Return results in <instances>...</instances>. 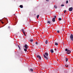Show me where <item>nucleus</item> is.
<instances>
[{"instance_id": "obj_22", "label": "nucleus", "mask_w": 73, "mask_h": 73, "mask_svg": "<svg viewBox=\"0 0 73 73\" xmlns=\"http://www.w3.org/2000/svg\"><path fill=\"white\" fill-rule=\"evenodd\" d=\"M33 41V39H31L30 40L31 42H32V41Z\"/></svg>"}, {"instance_id": "obj_4", "label": "nucleus", "mask_w": 73, "mask_h": 73, "mask_svg": "<svg viewBox=\"0 0 73 73\" xmlns=\"http://www.w3.org/2000/svg\"><path fill=\"white\" fill-rule=\"evenodd\" d=\"M72 10H73V7H70L69 9V11H72Z\"/></svg>"}, {"instance_id": "obj_7", "label": "nucleus", "mask_w": 73, "mask_h": 73, "mask_svg": "<svg viewBox=\"0 0 73 73\" xmlns=\"http://www.w3.org/2000/svg\"><path fill=\"white\" fill-rule=\"evenodd\" d=\"M44 54L46 56H48V54L47 52L45 53Z\"/></svg>"}, {"instance_id": "obj_13", "label": "nucleus", "mask_w": 73, "mask_h": 73, "mask_svg": "<svg viewBox=\"0 0 73 73\" xmlns=\"http://www.w3.org/2000/svg\"><path fill=\"white\" fill-rule=\"evenodd\" d=\"M68 58H66V62H67V61H68Z\"/></svg>"}, {"instance_id": "obj_39", "label": "nucleus", "mask_w": 73, "mask_h": 73, "mask_svg": "<svg viewBox=\"0 0 73 73\" xmlns=\"http://www.w3.org/2000/svg\"><path fill=\"white\" fill-rule=\"evenodd\" d=\"M14 15H15H15H16L14 14Z\"/></svg>"}, {"instance_id": "obj_6", "label": "nucleus", "mask_w": 73, "mask_h": 73, "mask_svg": "<svg viewBox=\"0 0 73 73\" xmlns=\"http://www.w3.org/2000/svg\"><path fill=\"white\" fill-rule=\"evenodd\" d=\"M27 46L28 45H27V44H25V47L26 49H28V47H27Z\"/></svg>"}, {"instance_id": "obj_38", "label": "nucleus", "mask_w": 73, "mask_h": 73, "mask_svg": "<svg viewBox=\"0 0 73 73\" xmlns=\"http://www.w3.org/2000/svg\"><path fill=\"white\" fill-rule=\"evenodd\" d=\"M6 21L8 20L7 19H6Z\"/></svg>"}, {"instance_id": "obj_42", "label": "nucleus", "mask_w": 73, "mask_h": 73, "mask_svg": "<svg viewBox=\"0 0 73 73\" xmlns=\"http://www.w3.org/2000/svg\"><path fill=\"white\" fill-rule=\"evenodd\" d=\"M33 46H34V45H33Z\"/></svg>"}, {"instance_id": "obj_27", "label": "nucleus", "mask_w": 73, "mask_h": 73, "mask_svg": "<svg viewBox=\"0 0 73 73\" xmlns=\"http://www.w3.org/2000/svg\"><path fill=\"white\" fill-rule=\"evenodd\" d=\"M36 45H38V43H37V42H36Z\"/></svg>"}, {"instance_id": "obj_3", "label": "nucleus", "mask_w": 73, "mask_h": 73, "mask_svg": "<svg viewBox=\"0 0 73 73\" xmlns=\"http://www.w3.org/2000/svg\"><path fill=\"white\" fill-rule=\"evenodd\" d=\"M43 56L44 58H45L46 59V60H48V57H47L45 56V54H43Z\"/></svg>"}, {"instance_id": "obj_11", "label": "nucleus", "mask_w": 73, "mask_h": 73, "mask_svg": "<svg viewBox=\"0 0 73 73\" xmlns=\"http://www.w3.org/2000/svg\"><path fill=\"white\" fill-rule=\"evenodd\" d=\"M47 23L48 24H50V21H48L47 22Z\"/></svg>"}, {"instance_id": "obj_26", "label": "nucleus", "mask_w": 73, "mask_h": 73, "mask_svg": "<svg viewBox=\"0 0 73 73\" xmlns=\"http://www.w3.org/2000/svg\"><path fill=\"white\" fill-rule=\"evenodd\" d=\"M22 31L23 32H24V29H23L22 30Z\"/></svg>"}, {"instance_id": "obj_29", "label": "nucleus", "mask_w": 73, "mask_h": 73, "mask_svg": "<svg viewBox=\"0 0 73 73\" xmlns=\"http://www.w3.org/2000/svg\"><path fill=\"white\" fill-rule=\"evenodd\" d=\"M66 12V10H64V13H65V12Z\"/></svg>"}, {"instance_id": "obj_8", "label": "nucleus", "mask_w": 73, "mask_h": 73, "mask_svg": "<svg viewBox=\"0 0 73 73\" xmlns=\"http://www.w3.org/2000/svg\"><path fill=\"white\" fill-rule=\"evenodd\" d=\"M52 21L53 22H54V21H55V18H53L52 19Z\"/></svg>"}, {"instance_id": "obj_9", "label": "nucleus", "mask_w": 73, "mask_h": 73, "mask_svg": "<svg viewBox=\"0 0 73 73\" xmlns=\"http://www.w3.org/2000/svg\"><path fill=\"white\" fill-rule=\"evenodd\" d=\"M50 52L51 53H53L54 52V51H53V49L51 50Z\"/></svg>"}, {"instance_id": "obj_14", "label": "nucleus", "mask_w": 73, "mask_h": 73, "mask_svg": "<svg viewBox=\"0 0 73 73\" xmlns=\"http://www.w3.org/2000/svg\"><path fill=\"white\" fill-rule=\"evenodd\" d=\"M30 70L31 72H33V70L32 68H31Z\"/></svg>"}, {"instance_id": "obj_31", "label": "nucleus", "mask_w": 73, "mask_h": 73, "mask_svg": "<svg viewBox=\"0 0 73 73\" xmlns=\"http://www.w3.org/2000/svg\"><path fill=\"white\" fill-rule=\"evenodd\" d=\"M68 65H67V66H66V68H68Z\"/></svg>"}, {"instance_id": "obj_16", "label": "nucleus", "mask_w": 73, "mask_h": 73, "mask_svg": "<svg viewBox=\"0 0 73 73\" xmlns=\"http://www.w3.org/2000/svg\"><path fill=\"white\" fill-rule=\"evenodd\" d=\"M67 70H65L64 71V73H67Z\"/></svg>"}, {"instance_id": "obj_37", "label": "nucleus", "mask_w": 73, "mask_h": 73, "mask_svg": "<svg viewBox=\"0 0 73 73\" xmlns=\"http://www.w3.org/2000/svg\"><path fill=\"white\" fill-rule=\"evenodd\" d=\"M25 36H26V35L25 34Z\"/></svg>"}, {"instance_id": "obj_10", "label": "nucleus", "mask_w": 73, "mask_h": 73, "mask_svg": "<svg viewBox=\"0 0 73 73\" xmlns=\"http://www.w3.org/2000/svg\"><path fill=\"white\" fill-rule=\"evenodd\" d=\"M19 7L20 8H23V5H20Z\"/></svg>"}, {"instance_id": "obj_19", "label": "nucleus", "mask_w": 73, "mask_h": 73, "mask_svg": "<svg viewBox=\"0 0 73 73\" xmlns=\"http://www.w3.org/2000/svg\"><path fill=\"white\" fill-rule=\"evenodd\" d=\"M58 20L59 21H61V20L62 19H61V18H59Z\"/></svg>"}, {"instance_id": "obj_2", "label": "nucleus", "mask_w": 73, "mask_h": 73, "mask_svg": "<svg viewBox=\"0 0 73 73\" xmlns=\"http://www.w3.org/2000/svg\"><path fill=\"white\" fill-rule=\"evenodd\" d=\"M70 38L71 41H73V35H72V34H71V35L70 36Z\"/></svg>"}, {"instance_id": "obj_41", "label": "nucleus", "mask_w": 73, "mask_h": 73, "mask_svg": "<svg viewBox=\"0 0 73 73\" xmlns=\"http://www.w3.org/2000/svg\"><path fill=\"white\" fill-rule=\"evenodd\" d=\"M57 60V61H58V60Z\"/></svg>"}, {"instance_id": "obj_12", "label": "nucleus", "mask_w": 73, "mask_h": 73, "mask_svg": "<svg viewBox=\"0 0 73 73\" xmlns=\"http://www.w3.org/2000/svg\"><path fill=\"white\" fill-rule=\"evenodd\" d=\"M48 40H46L45 41V43L46 44H48Z\"/></svg>"}, {"instance_id": "obj_18", "label": "nucleus", "mask_w": 73, "mask_h": 73, "mask_svg": "<svg viewBox=\"0 0 73 73\" xmlns=\"http://www.w3.org/2000/svg\"><path fill=\"white\" fill-rule=\"evenodd\" d=\"M24 50L25 52H27V50L26 48L24 49Z\"/></svg>"}, {"instance_id": "obj_34", "label": "nucleus", "mask_w": 73, "mask_h": 73, "mask_svg": "<svg viewBox=\"0 0 73 73\" xmlns=\"http://www.w3.org/2000/svg\"><path fill=\"white\" fill-rule=\"evenodd\" d=\"M47 1H49V0H46Z\"/></svg>"}, {"instance_id": "obj_24", "label": "nucleus", "mask_w": 73, "mask_h": 73, "mask_svg": "<svg viewBox=\"0 0 73 73\" xmlns=\"http://www.w3.org/2000/svg\"><path fill=\"white\" fill-rule=\"evenodd\" d=\"M68 1H66V4H68Z\"/></svg>"}, {"instance_id": "obj_20", "label": "nucleus", "mask_w": 73, "mask_h": 73, "mask_svg": "<svg viewBox=\"0 0 73 73\" xmlns=\"http://www.w3.org/2000/svg\"><path fill=\"white\" fill-rule=\"evenodd\" d=\"M18 46L19 50H20L21 48H20V46H19L18 45Z\"/></svg>"}, {"instance_id": "obj_35", "label": "nucleus", "mask_w": 73, "mask_h": 73, "mask_svg": "<svg viewBox=\"0 0 73 73\" xmlns=\"http://www.w3.org/2000/svg\"><path fill=\"white\" fill-rule=\"evenodd\" d=\"M8 28L9 29V28H10V27H8Z\"/></svg>"}, {"instance_id": "obj_17", "label": "nucleus", "mask_w": 73, "mask_h": 73, "mask_svg": "<svg viewBox=\"0 0 73 73\" xmlns=\"http://www.w3.org/2000/svg\"><path fill=\"white\" fill-rule=\"evenodd\" d=\"M55 45H58V43H55Z\"/></svg>"}, {"instance_id": "obj_28", "label": "nucleus", "mask_w": 73, "mask_h": 73, "mask_svg": "<svg viewBox=\"0 0 73 73\" xmlns=\"http://www.w3.org/2000/svg\"><path fill=\"white\" fill-rule=\"evenodd\" d=\"M64 6V5H61V7H63Z\"/></svg>"}, {"instance_id": "obj_30", "label": "nucleus", "mask_w": 73, "mask_h": 73, "mask_svg": "<svg viewBox=\"0 0 73 73\" xmlns=\"http://www.w3.org/2000/svg\"><path fill=\"white\" fill-rule=\"evenodd\" d=\"M1 23H2V24H4V23L2 21H1Z\"/></svg>"}, {"instance_id": "obj_21", "label": "nucleus", "mask_w": 73, "mask_h": 73, "mask_svg": "<svg viewBox=\"0 0 73 73\" xmlns=\"http://www.w3.org/2000/svg\"><path fill=\"white\" fill-rule=\"evenodd\" d=\"M54 7L55 8H57V6H56V5H55L54 6Z\"/></svg>"}, {"instance_id": "obj_33", "label": "nucleus", "mask_w": 73, "mask_h": 73, "mask_svg": "<svg viewBox=\"0 0 73 73\" xmlns=\"http://www.w3.org/2000/svg\"><path fill=\"white\" fill-rule=\"evenodd\" d=\"M54 50H55V51H56V49L55 48V49H54Z\"/></svg>"}, {"instance_id": "obj_5", "label": "nucleus", "mask_w": 73, "mask_h": 73, "mask_svg": "<svg viewBox=\"0 0 73 73\" xmlns=\"http://www.w3.org/2000/svg\"><path fill=\"white\" fill-rule=\"evenodd\" d=\"M37 57H38V58H39V59L40 60H41V57L40 56L37 55Z\"/></svg>"}, {"instance_id": "obj_23", "label": "nucleus", "mask_w": 73, "mask_h": 73, "mask_svg": "<svg viewBox=\"0 0 73 73\" xmlns=\"http://www.w3.org/2000/svg\"><path fill=\"white\" fill-rule=\"evenodd\" d=\"M57 32L58 33H60V31H57Z\"/></svg>"}, {"instance_id": "obj_15", "label": "nucleus", "mask_w": 73, "mask_h": 73, "mask_svg": "<svg viewBox=\"0 0 73 73\" xmlns=\"http://www.w3.org/2000/svg\"><path fill=\"white\" fill-rule=\"evenodd\" d=\"M36 17H37V19H38V18L39 17V15H38L36 16Z\"/></svg>"}, {"instance_id": "obj_40", "label": "nucleus", "mask_w": 73, "mask_h": 73, "mask_svg": "<svg viewBox=\"0 0 73 73\" xmlns=\"http://www.w3.org/2000/svg\"><path fill=\"white\" fill-rule=\"evenodd\" d=\"M0 21H1V20H0Z\"/></svg>"}, {"instance_id": "obj_36", "label": "nucleus", "mask_w": 73, "mask_h": 73, "mask_svg": "<svg viewBox=\"0 0 73 73\" xmlns=\"http://www.w3.org/2000/svg\"><path fill=\"white\" fill-rule=\"evenodd\" d=\"M66 66V64L65 65V66Z\"/></svg>"}, {"instance_id": "obj_1", "label": "nucleus", "mask_w": 73, "mask_h": 73, "mask_svg": "<svg viewBox=\"0 0 73 73\" xmlns=\"http://www.w3.org/2000/svg\"><path fill=\"white\" fill-rule=\"evenodd\" d=\"M65 51H67V54H70V53H71V51H70V50H69L67 48H66V49H65Z\"/></svg>"}, {"instance_id": "obj_25", "label": "nucleus", "mask_w": 73, "mask_h": 73, "mask_svg": "<svg viewBox=\"0 0 73 73\" xmlns=\"http://www.w3.org/2000/svg\"><path fill=\"white\" fill-rule=\"evenodd\" d=\"M54 19H56V16H54Z\"/></svg>"}, {"instance_id": "obj_32", "label": "nucleus", "mask_w": 73, "mask_h": 73, "mask_svg": "<svg viewBox=\"0 0 73 73\" xmlns=\"http://www.w3.org/2000/svg\"><path fill=\"white\" fill-rule=\"evenodd\" d=\"M23 32V34H24V35H25V32Z\"/></svg>"}]
</instances>
